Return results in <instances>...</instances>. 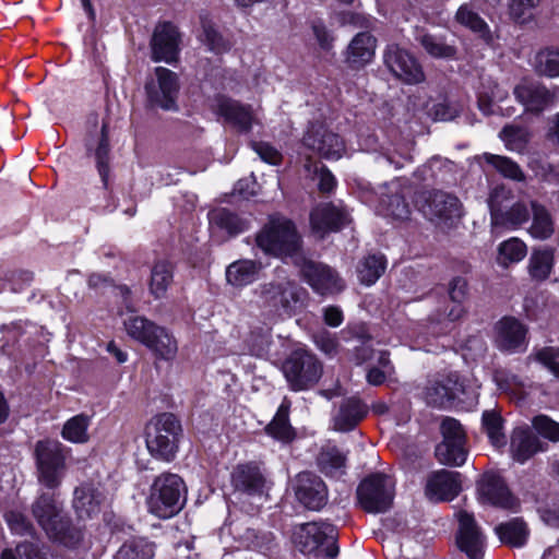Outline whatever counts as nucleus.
<instances>
[{
    "mask_svg": "<svg viewBox=\"0 0 559 559\" xmlns=\"http://www.w3.org/2000/svg\"><path fill=\"white\" fill-rule=\"evenodd\" d=\"M483 426L493 447L501 448L506 445L507 439L502 431V418L498 413L493 411L484 412Z\"/></svg>",
    "mask_w": 559,
    "mask_h": 559,
    "instance_id": "nucleus-51",
    "label": "nucleus"
},
{
    "mask_svg": "<svg viewBox=\"0 0 559 559\" xmlns=\"http://www.w3.org/2000/svg\"><path fill=\"white\" fill-rule=\"evenodd\" d=\"M357 497L365 511L369 513L385 512L393 502L394 481L384 474H372L359 484Z\"/></svg>",
    "mask_w": 559,
    "mask_h": 559,
    "instance_id": "nucleus-11",
    "label": "nucleus"
},
{
    "mask_svg": "<svg viewBox=\"0 0 559 559\" xmlns=\"http://www.w3.org/2000/svg\"><path fill=\"white\" fill-rule=\"evenodd\" d=\"M311 29L321 49L326 51L332 49L335 37L322 20H313L311 22Z\"/></svg>",
    "mask_w": 559,
    "mask_h": 559,
    "instance_id": "nucleus-60",
    "label": "nucleus"
},
{
    "mask_svg": "<svg viewBox=\"0 0 559 559\" xmlns=\"http://www.w3.org/2000/svg\"><path fill=\"white\" fill-rule=\"evenodd\" d=\"M337 537V528L325 522L301 524L294 532V543L302 554H322L329 558L338 555Z\"/></svg>",
    "mask_w": 559,
    "mask_h": 559,
    "instance_id": "nucleus-5",
    "label": "nucleus"
},
{
    "mask_svg": "<svg viewBox=\"0 0 559 559\" xmlns=\"http://www.w3.org/2000/svg\"><path fill=\"white\" fill-rule=\"evenodd\" d=\"M513 460L523 464L537 452L544 451L542 442L528 427H518L511 436Z\"/></svg>",
    "mask_w": 559,
    "mask_h": 559,
    "instance_id": "nucleus-28",
    "label": "nucleus"
},
{
    "mask_svg": "<svg viewBox=\"0 0 559 559\" xmlns=\"http://www.w3.org/2000/svg\"><path fill=\"white\" fill-rule=\"evenodd\" d=\"M300 272L310 287L320 295H332L343 290L344 282L330 266L301 258Z\"/></svg>",
    "mask_w": 559,
    "mask_h": 559,
    "instance_id": "nucleus-14",
    "label": "nucleus"
},
{
    "mask_svg": "<svg viewBox=\"0 0 559 559\" xmlns=\"http://www.w3.org/2000/svg\"><path fill=\"white\" fill-rule=\"evenodd\" d=\"M156 544L146 537L135 536L127 539L119 547L115 559H154Z\"/></svg>",
    "mask_w": 559,
    "mask_h": 559,
    "instance_id": "nucleus-35",
    "label": "nucleus"
},
{
    "mask_svg": "<svg viewBox=\"0 0 559 559\" xmlns=\"http://www.w3.org/2000/svg\"><path fill=\"white\" fill-rule=\"evenodd\" d=\"M510 200V190L504 187L495 188L488 199L490 210L491 233H498L500 227L515 229L530 218L531 212L522 202L512 204L508 210L504 202Z\"/></svg>",
    "mask_w": 559,
    "mask_h": 559,
    "instance_id": "nucleus-9",
    "label": "nucleus"
},
{
    "mask_svg": "<svg viewBox=\"0 0 559 559\" xmlns=\"http://www.w3.org/2000/svg\"><path fill=\"white\" fill-rule=\"evenodd\" d=\"M322 370L318 358L304 349L293 352L283 366L285 378L294 391L314 385L321 378Z\"/></svg>",
    "mask_w": 559,
    "mask_h": 559,
    "instance_id": "nucleus-10",
    "label": "nucleus"
},
{
    "mask_svg": "<svg viewBox=\"0 0 559 559\" xmlns=\"http://www.w3.org/2000/svg\"><path fill=\"white\" fill-rule=\"evenodd\" d=\"M416 203L423 215L439 226L452 225L462 216L460 200L444 191H424Z\"/></svg>",
    "mask_w": 559,
    "mask_h": 559,
    "instance_id": "nucleus-8",
    "label": "nucleus"
},
{
    "mask_svg": "<svg viewBox=\"0 0 559 559\" xmlns=\"http://www.w3.org/2000/svg\"><path fill=\"white\" fill-rule=\"evenodd\" d=\"M96 165L104 186H107L109 175V142L106 126L102 128V138L95 151Z\"/></svg>",
    "mask_w": 559,
    "mask_h": 559,
    "instance_id": "nucleus-55",
    "label": "nucleus"
},
{
    "mask_svg": "<svg viewBox=\"0 0 559 559\" xmlns=\"http://www.w3.org/2000/svg\"><path fill=\"white\" fill-rule=\"evenodd\" d=\"M483 158L487 164L493 166L503 177L516 181L524 180V174L522 169L515 162L511 160L510 158L490 153H485Z\"/></svg>",
    "mask_w": 559,
    "mask_h": 559,
    "instance_id": "nucleus-50",
    "label": "nucleus"
},
{
    "mask_svg": "<svg viewBox=\"0 0 559 559\" xmlns=\"http://www.w3.org/2000/svg\"><path fill=\"white\" fill-rule=\"evenodd\" d=\"M416 40L420 44L424 50L432 58L437 59H454L457 49L454 45L449 44L443 36L419 33Z\"/></svg>",
    "mask_w": 559,
    "mask_h": 559,
    "instance_id": "nucleus-37",
    "label": "nucleus"
},
{
    "mask_svg": "<svg viewBox=\"0 0 559 559\" xmlns=\"http://www.w3.org/2000/svg\"><path fill=\"white\" fill-rule=\"evenodd\" d=\"M262 265L253 260H238L230 263L225 272L226 281L236 288H242L259 278Z\"/></svg>",
    "mask_w": 559,
    "mask_h": 559,
    "instance_id": "nucleus-30",
    "label": "nucleus"
},
{
    "mask_svg": "<svg viewBox=\"0 0 559 559\" xmlns=\"http://www.w3.org/2000/svg\"><path fill=\"white\" fill-rule=\"evenodd\" d=\"M255 294L260 307L273 317L290 318L301 312L308 301V292L288 278L261 284Z\"/></svg>",
    "mask_w": 559,
    "mask_h": 559,
    "instance_id": "nucleus-1",
    "label": "nucleus"
},
{
    "mask_svg": "<svg viewBox=\"0 0 559 559\" xmlns=\"http://www.w3.org/2000/svg\"><path fill=\"white\" fill-rule=\"evenodd\" d=\"M103 501V493L90 485H83L74 491L73 507L80 519H88L97 514Z\"/></svg>",
    "mask_w": 559,
    "mask_h": 559,
    "instance_id": "nucleus-31",
    "label": "nucleus"
},
{
    "mask_svg": "<svg viewBox=\"0 0 559 559\" xmlns=\"http://www.w3.org/2000/svg\"><path fill=\"white\" fill-rule=\"evenodd\" d=\"M33 514L50 538L71 547L81 539V533L70 530L51 496L41 495L33 504Z\"/></svg>",
    "mask_w": 559,
    "mask_h": 559,
    "instance_id": "nucleus-7",
    "label": "nucleus"
},
{
    "mask_svg": "<svg viewBox=\"0 0 559 559\" xmlns=\"http://www.w3.org/2000/svg\"><path fill=\"white\" fill-rule=\"evenodd\" d=\"M251 147L265 163L278 165L282 160V154L266 142H252Z\"/></svg>",
    "mask_w": 559,
    "mask_h": 559,
    "instance_id": "nucleus-62",
    "label": "nucleus"
},
{
    "mask_svg": "<svg viewBox=\"0 0 559 559\" xmlns=\"http://www.w3.org/2000/svg\"><path fill=\"white\" fill-rule=\"evenodd\" d=\"M302 143L305 147L329 160H337L346 153L344 140L322 124H310Z\"/></svg>",
    "mask_w": 559,
    "mask_h": 559,
    "instance_id": "nucleus-12",
    "label": "nucleus"
},
{
    "mask_svg": "<svg viewBox=\"0 0 559 559\" xmlns=\"http://www.w3.org/2000/svg\"><path fill=\"white\" fill-rule=\"evenodd\" d=\"M535 358L555 377L559 378V348L546 347L535 354Z\"/></svg>",
    "mask_w": 559,
    "mask_h": 559,
    "instance_id": "nucleus-61",
    "label": "nucleus"
},
{
    "mask_svg": "<svg viewBox=\"0 0 559 559\" xmlns=\"http://www.w3.org/2000/svg\"><path fill=\"white\" fill-rule=\"evenodd\" d=\"M456 382L448 379L445 382H435L427 386L425 392L426 402L435 407H444L456 399Z\"/></svg>",
    "mask_w": 559,
    "mask_h": 559,
    "instance_id": "nucleus-42",
    "label": "nucleus"
},
{
    "mask_svg": "<svg viewBox=\"0 0 559 559\" xmlns=\"http://www.w3.org/2000/svg\"><path fill=\"white\" fill-rule=\"evenodd\" d=\"M348 222L347 212L331 203L318 205L310 214L312 231L320 238L328 233L337 231Z\"/></svg>",
    "mask_w": 559,
    "mask_h": 559,
    "instance_id": "nucleus-24",
    "label": "nucleus"
},
{
    "mask_svg": "<svg viewBox=\"0 0 559 559\" xmlns=\"http://www.w3.org/2000/svg\"><path fill=\"white\" fill-rule=\"evenodd\" d=\"M289 408L290 403L285 399L278 406L272 421L265 428L269 436L285 443L294 440L296 436L295 429L289 423Z\"/></svg>",
    "mask_w": 559,
    "mask_h": 559,
    "instance_id": "nucleus-34",
    "label": "nucleus"
},
{
    "mask_svg": "<svg viewBox=\"0 0 559 559\" xmlns=\"http://www.w3.org/2000/svg\"><path fill=\"white\" fill-rule=\"evenodd\" d=\"M295 493L300 503L310 510L321 509L328 498L325 484L319 476L308 472L298 474Z\"/></svg>",
    "mask_w": 559,
    "mask_h": 559,
    "instance_id": "nucleus-22",
    "label": "nucleus"
},
{
    "mask_svg": "<svg viewBox=\"0 0 559 559\" xmlns=\"http://www.w3.org/2000/svg\"><path fill=\"white\" fill-rule=\"evenodd\" d=\"M450 302L439 310L432 321L437 323L454 322L460 320L465 309L463 302L467 298V282L463 277H454L449 284Z\"/></svg>",
    "mask_w": 559,
    "mask_h": 559,
    "instance_id": "nucleus-26",
    "label": "nucleus"
},
{
    "mask_svg": "<svg viewBox=\"0 0 559 559\" xmlns=\"http://www.w3.org/2000/svg\"><path fill=\"white\" fill-rule=\"evenodd\" d=\"M532 225L528 229L531 236L536 239H548L555 230L550 213L537 203H532Z\"/></svg>",
    "mask_w": 559,
    "mask_h": 559,
    "instance_id": "nucleus-44",
    "label": "nucleus"
},
{
    "mask_svg": "<svg viewBox=\"0 0 559 559\" xmlns=\"http://www.w3.org/2000/svg\"><path fill=\"white\" fill-rule=\"evenodd\" d=\"M533 427L542 437L554 442L559 441V424L548 416H536L533 419Z\"/></svg>",
    "mask_w": 559,
    "mask_h": 559,
    "instance_id": "nucleus-58",
    "label": "nucleus"
},
{
    "mask_svg": "<svg viewBox=\"0 0 559 559\" xmlns=\"http://www.w3.org/2000/svg\"><path fill=\"white\" fill-rule=\"evenodd\" d=\"M88 426L90 417L85 415H76L64 424L62 437L73 443H85L88 440Z\"/></svg>",
    "mask_w": 559,
    "mask_h": 559,
    "instance_id": "nucleus-49",
    "label": "nucleus"
},
{
    "mask_svg": "<svg viewBox=\"0 0 559 559\" xmlns=\"http://www.w3.org/2000/svg\"><path fill=\"white\" fill-rule=\"evenodd\" d=\"M478 499L497 508L516 510L519 502L514 498L504 480L496 473L490 472L481 476L477 483Z\"/></svg>",
    "mask_w": 559,
    "mask_h": 559,
    "instance_id": "nucleus-15",
    "label": "nucleus"
},
{
    "mask_svg": "<svg viewBox=\"0 0 559 559\" xmlns=\"http://www.w3.org/2000/svg\"><path fill=\"white\" fill-rule=\"evenodd\" d=\"M455 20L459 24L475 33L484 34L487 29L485 21L468 4H462L457 9Z\"/></svg>",
    "mask_w": 559,
    "mask_h": 559,
    "instance_id": "nucleus-54",
    "label": "nucleus"
},
{
    "mask_svg": "<svg viewBox=\"0 0 559 559\" xmlns=\"http://www.w3.org/2000/svg\"><path fill=\"white\" fill-rule=\"evenodd\" d=\"M209 219L212 227L226 231L230 236L240 234L248 228L246 219L240 218L226 209H215L211 211L209 213Z\"/></svg>",
    "mask_w": 559,
    "mask_h": 559,
    "instance_id": "nucleus-39",
    "label": "nucleus"
},
{
    "mask_svg": "<svg viewBox=\"0 0 559 559\" xmlns=\"http://www.w3.org/2000/svg\"><path fill=\"white\" fill-rule=\"evenodd\" d=\"M5 520L11 531L15 534H25L29 531L31 524L26 518L16 511H10L5 514Z\"/></svg>",
    "mask_w": 559,
    "mask_h": 559,
    "instance_id": "nucleus-63",
    "label": "nucleus"
},
{
    "mask_svg": "<svg viewBox=\"0 0 559 559\" xmlns=\"http://www.w3.org/2000/svg\"><path fill=\"white\" fill-rule=\"evenodd\" d=\"M384 63L396 78L408 84L419 83L425 79L417 60L397 45L388 46L384 52Z\"/></svg>",
    "mask_w": 559,
    "mask_h": 559,
    "instance_id": "nucleus-16",
    "label": "nucleus"
},
{
    "mask_svg": "<svg viewBox=\"0 0 559 559\" xmlns=\"http://www.w3.org/2000/svg\"><path fill=\"white\" fill-rule=\"evenodd\" d=\"M257 245L267 254L280 258L295 257L297 264L301 259L298 255L300 238L294 224L285 217H271L257 235Z\"/></svg>",
    "mask_w": 559,
    "mask_h": 559,
    "instance_id": "nucleus-2",
    "label": "nucleus"
},
{
    "mask_svg": "<svg viewBox=\"0 0 559 559\" xmlns=\"http://www.w3.org/2000/svg\"><path fill=\"white\" fill-rule=\"evenodd\" d=\"M496 533L502 543L515 547L523 546L528 536L526 524L521 519H513L498 525Z\"/></svg>",
    "mask_w": 559,
    "mask_h": 559,
    "instance_id": "nucleus-43",
    "label": "nucleus"
},
{
    "mask_svg": "<svg viewBox=\"0 0 559 559\" xmlns=\"http://www.w3.org/2000/svg\"><path fill=\"white\" fill-rule=\"evenodd\" d=\"M173 282V269L166 261H158L154 264L150 277V292L155 298L165 296L167 288Z\"/></svg>",
    "mask_w": 559,
    "mask_h": 559,
    "instance_id": "nucleus-47",
    "label": "nucleus"
},
{
    "mask_svg": "<svg viewBox=\"0 0 559 559\" xmlns=\"http://www.w3.org/2000/svg\"><path fill=\"white\" fill-rule=\"evenodd\" d=\"M514 95L526 111L539 114L559 99V87L547 88L537 82L523 81L514 88Z\"/></svg>",
    "mask_w": 559,
    "mask_h": 559,
    "instance_id": "nucleus-18",
    "label": "nucleus"
},
{
    "mask_svg": "<svg viewBox=\"0 0 559 559\" xmlns=\"http://www.w3.org/2000/svg\"><path fill=\"white\" fill-rule=\"evenodd\" d=\"M155 75L156 81H151L145 86L150 103L165 110H175L179 91L177 74L167 68L157 67Z\"/></svg>",
    "mask_w": 559,
    "mask_h": 559,
    "instance_id": "nucleus-13",
    "label": "nucleus"
},
{
    "mask_svg": "<svg viewBox=\"0 0 559 559\" xmlns=\"http://www.w3.org/2000/svg\"><path fill=\"white\" fill-rule=\"evenodd\" d=\"M461 474L441 469L430 476L426 486V495L431 501H449L461 491Z\"/></svg>",
    "mask_w": 559,
    "mask_h": 559,
    "instance_id": "nucleus-25",
    "label": "nucleus"
},
{
    "mask_svg": "<svg viewBox=\"0 0 559 559\" xmlns=\"http://www.w3.org/2000/svg\"><path fill=\"white\" fill-rule=\"evenodd\" d=\"M201 40L211 50L221 53L227 50L228 45L210 22L202 23Z\"/></svg>",
    "mask_w": 559,
    "mask_h": 559,
    "instance_id": "nucleus-57",
    "label": "nucleus"
},
{
    "mask_svg": "<svg viewBox=\"0 0 559 559\" xmlns=\"http://www.w3.org/2000/svg\"><path fill=\"white\" fill-rule=\"evenodd\" d=\"M67 454L58 441L46 439L36 442L34 455L40 484L50 489L60 486L66 473Z\"/></svg>",
    "mask_w": 559,
    "mask_h": 559,
    "instance_id": "nucleus-6",
    "label": "nucleus"
},
{
    "mask_svg": "<svg viewBox=\"0 0 559 559\" xmlns=\"http://www.w3.org/2000/svg\"><path fill=\"white\" fill-rule=\"evenodd\" d=\"M367 407L358 399H348L340 407L334 417V428L338 431H349L366 416Z\"/></svg>",
    "mask_w": 559,
    "mask_h": 559,
    "instance_id": "nucleus-32",
    "label": "nucleus"
},
{
    "mask_svg": "<svg viewBox=\"0 0 559 559\" xmlns=\"http://www.w3.org/2000/svg\"><path fill=\"white\" fill-rule=\"evenodd\" d=\"M179 33L169 22L159 23L151 39L152 59L155 62L173 63L179 53Z\"/></svg>",
    "mask_w": 559,
    "mask_h": 559,
    "instance_id": "nucleus-19",
    "label": "nucleus"
},
{
    "mask_svg": "<svg viewBox=\"0 0 559 559\" xmlns=\"http://www.w3.org/2000/svg\"><path fill=\"white\" fill-rule=\"evenodd\" d=\"M459 532L456 543L459 548L469 559H483L485 551V536L477 525L473 514L467 511H460L457 514Z\"/></svg>",
    "mask_w": 559,
    "mask_h": 559,
    "instance_id": "nucleus-17",
    "label": "nucleus"
},
{
    "mask_svg": "<svg viewBox=\"0 0 559 559\" xmlns=\"http://www.w3.org/2000/svg\"><path fill=\"white\" fill-rule=\"evenodd\" d=\"M538 73L547 76L559 75V50L545 49L536 53L534 60Z\"/></svg>",
    "mask_w": 559,
    "mask_h": 559,
    "instance_id": "nucleus-52",
    "label": "nucleus"
},
{
    "mask_svg": "<svg viewBox=\"0 0 559 559\" xmlns=\"http://www.w3.org/2000/svg\"><path fill=\"white\" fill-rule=\"evenodd\" d=\"M442 441L466 443V433L459 420L445 417L440 425Z\"/></svg>",
    "mask_w": 559,
    "mask_h": 559,
    "instance_id": "nucleus-56",
    "label": "nucleus"
},
{
    "mask_svg": "<svg viewBox=\"0 0 559 559\" xmlns=\"http://www.w3.org/2000/svg\"><path fill=\"white\" fill-rule=\"evenodd\" d=\"M500 138L508 150L522 152L528 141V132L521 127L507 126L501 130Z\"/></svg>",
    "mask_w": 559,
    "mask_h": 559,
    "instance_id": "nucleus-53",
    "label": "nucleus"
},
{
    "mask_svg": "<svg viewBox=\"0 0 559 559\" xmlns=\"http://www.w3.org/2000/svg\"><path fill=\"white\" fill-rule=\"evenodd\" d=\"M320 471L330 477H340L346 467V456L335 445H324L317 459Z\"/></svg>",
    "mask_w": 559,
    "mask_h": 559,
    "instance_id": "nucleus-36",
    "label": "nucleus"
},
{
    "mask_svg": "<svg viewBox=\"0 0 559 559\" xmlns=\"http://www.w3.org/2000/svg\"><path fill=\"white\" fill-rule=\"evenodd\" d=\"M180 421L169 413L155 416L146 426V448L155 459L170 462L177 451L181 436Z\"/></svg>",
    "mask_w": 559,
    "mask_h": 559,
    "instance_id": "nucleus-4",
    "label": "nucleus"
},
{
    "mask_svg": "<svg viewBox=\"0 0 559 559\" xmlns=\"http://www.w3.org/2000/svg\"><path fill=\"white\" fill-rule=\"evenodd\" d=\"M497 262L503 267L519 263L527 254V246L516 237L509 238L498 246Z\"/></svg>",
    "mask_w": 559,
    "mask_h": 559,
    "instance_id": "nucleus-41",
    "label": "nucleus"
},
{
    "mask_svg": "<svg viewBox=\"0 0 559 559\" xmlns=\"http://www.w3.org/2000/svg\"><path fill=\"white\" fill-rule=\"evenodd\" d=\"M233 484L237 490L249 495H261L266 480L260 468L254 464L238 465L233 473Z\"/></svg>",
    "mask_w": 559,
    "mask_h": 559,
    "instance_id": "nucleus-29",
    "label": "nucleus"
},
{
    "mask_svg": "<svg viewBox=\"0 0 559 559\" xmlns=\"http://www.w3.org/2000/svg\"><path fill=\"white\" fill-rule=\"evenodd\" d=\"M385 267L386 261L383 254H369L357 266L358 278L362 284L370 286L381 277Z\"/></svg>",
    "mask_w": 559,
    "mask_h": 559,
    "instance_id": "nucleus-40",
    "label": "nucleus"
},
{
    "mask_svg": "<svg viewBox=\"0 0 559 559\" xmlns=\"http://www.w3.org/2000/svg\"><path fill=\"white\" fill-rule=\"evenodd\" d=\"M377 39L369 32H360L349 41L346 52V63L353 69L364 68L374 57Z\"/></svg>",
    "mask_w": 559,
    "mask_h": 559,
    "instance_id": "nucleus-27",
    "label": "nucleus"
},
{
    "mask_svg": "<svg viewBox=\"0 0 559 559\" xmlns=\"http://www.w3.org/2000/svg\"><path fill=\"white\" fill-rule=\"evenodd\" d=\"M186 501L183 480L176 474L165 473L155 478L147 498V507L152 514L159 519L176 515Z\"/></svg>",
    "mask_w": 559,
    "mask_h": 559,
    "instance_id": "nucleus-3",
    "label": "nucleus"
},
{
    "mask_svg": "<svg viewBox=\"0 0 559 559\" xmlns=\"http://www.w3.org/2000/svg\"><path fill=\"white\" fill-rule=\"evenodd\" d=\"M215 108L219 116L241 132H249L254 123H259L252 107L238 100L219 97L216 99Z\"/></svg>",
    "mask_w": 559,
    "mask_h": 559,
    "instance_id": "nucleus-23",
    "label": "nucleus"
},
{
    "mask_svg": "<svg viewBox=\"0 0 559 559\" xmlns=\"http://www.w3.org/2000/svg\"><path fill=\"white\" fill-rule=\"evenodd\" d=\"M466 443L441 441L436 447V457L440 464L462 466L466 462Z\"/></svg>",
    "mask_w": 559,
    "mask_h": 559,
    "instance_id": "nucleus-45",
    "label": "nucleus"
},
{
    "mask_svg": "<svg viewBox=\"0 0 559 559\" xmlns=\"http://www.w3.org/2000/svg\"><path fill=\"white\" fill-rule=\"evenodd\" d=\"M507 96V92L500 88L497 84L493 85L490 94L480 92L478 95V107L485 115L495 112L493 104L502 100Z\"/></svg>",
    "mask_w": 559,
    "mask_h": 559,
    "instance_id": "nucleus-59",
    "label": "nucleus"
},
{
    "mask_svg": "<svg viewBox=\"0 0 559 559\" xmlns=\"http://www.w3.org/2000/svg\"><path fill=\"white\" fill-rule=\"evenodd\" d=\"M527 329L515 318L504 317L495 326V343L500 350L523 352L527 347Z\"/></svg>",
    "mask_w": 559,
    "mask_h": 559,
    "instance_id": "nucleus-20",
    "label": "nucleus"
},
{
    "mask_svg": "<svg viewBox=\"0 0 559 559\" xmlns=\"http://www.w3.org/2000/svg\"><path fill=\"white\" fill-rule=\"evenodd\" d=\"M373 19L361 12H345L342 17L343 24L353 25L360 28H370L373 25Z\"/></svg>",
    "mask_w": 559,
    "mask_h": 559,
    "instance_id": "nucleus-64",
    "label": "nucleus"
},
{
    "mask_svg": "<svg viewBox=\"0 0 559 559\" xmlns=\"http://www.w3.org/2000/svg\"><path fill=\"white\" fill-rule=\"evenodd\" d=\"M152 354L163 360H174L178 353L176 337L164 326L158 325L150 342L145 346Z\"/></svg>",
    "mask_w": 559,
    "mask_h": 559,
    "instance_id": "nucleus-33",
    "label": "nucleus"
},
{
    "mask_svg": "<svg viewBox=\"0 0 559 559\" xmlns=\"http://www.w3.org/2000/svg\"><path fill=\"white\" fill-rule=\"evenodd\" d=\"M248 353L255 357H264L271 345V329L261 326L252 329L245 340Z\"/></svg>",
    "mask_w": 559,
    "mask_h": 559,
    "instance_id": "nucleus-48",
    "label": "nucleus"
},
{
    "mask_svg": "<svg viewBox=\"0 0 559 559\" xmlns=\"http://www.w3.org/2000/svg\"><path fill=\"white\" fill-rule=\"evenodd\" d=\"M554 265L555 252L552 249L545 248L534 250L528 260V274L534 281H546L551 274Z\"/></svg>",
    "mask_w": 559,
    "mask_h": 559,
    "instance_id": "nucleus-38",
    "label": "nucleus"
},
{
    "mask_svg": "<svg viewBox=\"0 0 559 559\" xmlns=\"http://www.w3.org/2000/svg\"><path fill=\"white\" fill-rule=\"evenodd\" d=\"M380 202L377 212L397 221H405L411 215V209L405 201L404 189L400 181L394 180L383 185L379 191Z\"/></svg>",
    "mask_w": 559,
    "mask_h": 559,
    "instance_id": "nucleus-21",
    "label": "nucleus"
},
{
    "mask_svg": "<svg viewBox=\"0 0 559 559\" xmlns=\"http://www.w3.org/2000/svg\"><path fill=\"white\" fill-rule=\"evenodd\" d=\"M157 328L156 323L141 316H132L124 321V330L128 336L144 346L147 345Z\"/></svg>",
    "mask_w": 559,
    "mask_h": 559,
    "instance_id": "nucleus-46",
    "label": "nucleus"
}]
</instances>
